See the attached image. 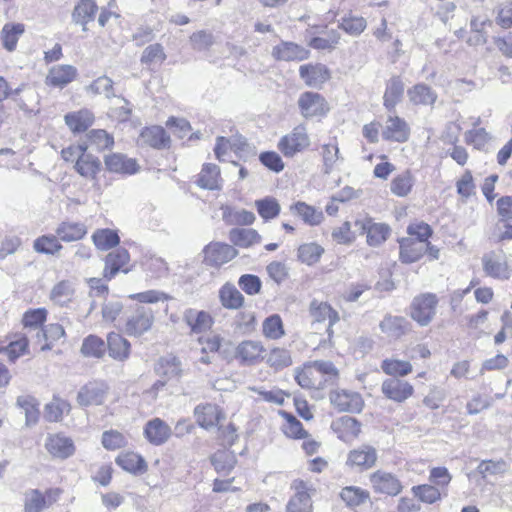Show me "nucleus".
Returning <instances> with one entry per match:
<instances>
[{
  "mask_svg": "<svg viewBox=\"0 0 512 512\" xmlns=\"http://www.w3.org/2000/svg\"><path fill=\"white\" fill-rule=\"evenodd\" d=\"M482 269L486 276L505 281L512 276V266L503 250H492L481 257Z\"/></svg>",
  "mask_w": 512,
  "mask_h": 512,
  "instance_id": "nucleus-1",
  "label": "nucleus"
},
{
  "mask_svg": "<svg viewBox=\"0 0 512 512\" xmlns=\"http://www.w3.org/2000/svg\"><path fill=\"white\" fill-rule=\"evenodd\" d=\"M310 146V137L305 124L295 126L292 131L278 142L279 151L288 158L305 151Z\"/></svg>",
  "mask_w": 512,
  "mask_h": 512,
  "instance_id": "nucleus-2",
  "label": "nucleus"
},
{
  "mask_svg": "<svg viewBox=\"0 0 512 512\" xmlns=\"http://www.w3.org/2000/svg\"><path fill=\"white\" fill-rule=\"evenodd\" d=\"M438 298L433 293L416 296L411 303L410 316L421 326H427L436 314Z\"/></svg>",
  "mask_w": 512,
  "mask_h": 512,
  "instance_id": "nucleus-3",
  "label": "nucleus"
},
{
  "mask_svg": "<svg viewBox=\"0 0 512 512\" xmlns=\"http://www.w3.org/2000/svg\"><path fill=\"white\" fill-rule=\"evenodd\" d=\"M154 319V312L151 308L137 306L127 316L124 330L129 336L139 337L152 328Z\"/></svg>",
  "mask_w": 512,
  "mask_h": 512,
  "instance_id": "nucleus-4",
  "label": "nucleus"
},
{
  "mask_svg": "<svg viewBox=\"0 0 512 512\" xmlns=\"http://www.w3.org/2000/svg\"><path fill=\"white\" fill-rule=\"evenodd\" d=\"M360 234H366L367 244L378 247L383 244L390 235V227L384 223H375L372 218L364 217L354 223Z\"/></svg>",
  "mask_w": 512,
  "mask_h": 512,
  "instance_id": "nucleus-5",
  "label": "nucleus"
},
{
  "mask_svg": "<svg viewBox=\"0 0 512 512\" xmlns=\"http://www.w3.org/2000/svg\"><path fill=\"white\" fill-rule=\"evenodd\" d=\"M297 103L301 115L306 119L324 116L329 111V105L327 101L321 94L317 92H303L300 94Z\"/></svg>",
  "mask_w": 512,
  "mask_h": 512,
  "instance_id": "nucleus-6",
  "label": "nucleus"
},
{
  "mask_svg": "<svg viewBox=\"0 0 512 512\" xmlns=\"http://www.w3.org/2000/svg\"><path fill=\"white\" fill-rule=\"evenodd\" d=\"M292 489L295 490V494L288 501L286 512H313L308 484L303 480L297 479L293 481Z\"/></svg>",
  "mask_w": 512,
  "mask_h": 512,
  "instance_id": "nucleus-7",
  "label": "nucleus"
},
{
  "mask_svg": "<svg viewBox=\"0 0 512 512\" xmlns=\"http://www.w3.org/2000/svg\"><path fill=\"white\" fill-rule=\"evenodd\" d=\"M381 391L386 398L402 403L413 395L414 388L407 381L392 377L383 381Z\"/></svg>",
  "mask_w": 512,
  "mask_h": 512,
  "instance_id": "nucleus-8",
  "label": "nucleus"
},
{
  "mask_svg": "<svg viewBox=\"0 0 512 512\" xmlns=\"http://www.w3.org/2000/svg\"><path fill=\"white\" fill-rule=\"evenodd\" d=\"M265 348L260 341L244 340L235 351V357L243 365H255L264 359Z\"/></svg>",
  "mask_w": 512,
  "mask_h": 512,
  "instance_id": "nucleus-9",
  "label": "nucleus"
},
{
  "mask_svg": "<svg viewBox=\"0 0 512 512\" xmlns=\"http://www.w3.org/2000/svg\"><path fill=\"white\" fill-rule=\"evenodd\" d=\"M204 262L210 266H221L232 260L237 252L236 250L224 243L216 242L208 244L204 250Z\"/></svg>",
  "mask_w": 512,
  "mask_h": 512,
  "instance_id": "nucleus-10",
  "label": "nucleus"
},
{
  "mask_svg": "<svg viewBox=\"0 0 512 512\" xmlns=\"http://www.w3.org/2000/svg\"><path fill=\"white\" fill-rule=\"evenodd\" d=\"M331 403L340 411L359 413L362 411L364 401L357 392L341 390L330 394Z\"/></svg>",
  "mask_w": 512,
  "mask_h": 512,
  "instance_id": "nucleus-11",
  "label": "nucleus"
},
{
  "mask_svg": "<svg viewBox=\"0 0 512 512\" xmlns=\"http://www.w3.org/2000/svg\"><path fill=\"white\" fill-rule=\"evenodd\" d=\"M309 313L314 322L321 323L328 320L327 333L331 336L332 326L339 321L338 312L329 303L313 299L309 304Z\"/></svg>",
  "mask_w": 512,
  "mask_h": 512,
  "instance_id": "nucleus-12",
  "label": "nucleus"
},
{
  "mask_svg": "<svg viewBox=\"0 0 512 512\" xmlns=\"http://www.w3.org/2000/svg\"><path fill=\"white\" fill-rule=\"evenodd\" d=\"M108 386L104 382H90L78 392L77 400L81 406L101 405L106 398Z\"/></svg>",
  "mask_w": 512,
  "mask_h": 512,
  "instance_id": "nucleus-13",
  "label": "nucleus"
},
{
  "mask_svg": "<svg viewBox=\"0 0 512 512\" xmlns=\"http://www.w3.org/2000/svg\"><path fill=\"white\" fill-rule=\"evenodd\" d=\"M410 129L405 120L398 116H389L382 131L385 140L403 143L408 140Z\"/></svg>",
  "mask_w": 512,
  "mask_h": 512,
  "instance_id": "nucleus-14",
  "label": "nucleus"
},
{
  "mask_svg": "<svg viewBox=\"0 0 512 512\" xmlns=\"http://www.w3.org/2000/svg\"><path fill=\"white\" fill-rule=\"evenodd\" d=\"M299 75L309 87H319L330 78L329 69L323 64H307L299 68Z\"/></svg>",
  "mask_w": 512,
  "mask_h": 512,
  "instance_id": "nucleus-15",
  "label": "nucleus"
},
{
  "mask_svg": "<svg viewBox=\"0 0 512 512\" xmlns=\"http://www.w3.org/2000/svg\"><path fill=\"white\" fill-rule=\"evenodd\" d=\"M105 166L108 171L120 174H135L139 170V165L133 158H128L121 153H113L105 156Z\"/></svg>",
  "mask_w": 512,
  "mask_h": 512,
  "instance_id": "nucleus-16",
  "label": "nucleus"
},
{
  "mask_svg": "<svg viewBox=\"0 0 512 512\" xmlns=\"http://www.w3.org/2000/svg\"><path fill=\"white\" fill-rule=\"evenodd\" d=\"M426 250L427 242L404 238L400 241L399 257L402 263H414L426 253Z\"/></svg>",
  "mask_w": 512,
  "mask_h": 512,
  "instance_id": "nucleus-17",
  "label": "nucleus"
},
{
  "mask_svg": "<svg viewBox=\"0 0 512 512\" xmlns=\"http://www.w3.org/2000/svg\"><path fill=\"white\" fill-rule=\"evenodd\" d=\"M194 416L199 426L210 429L218 424L223 414L217 405L206 403L195 407Z\"/></svg>",
  "mask_w": 512,
  "mask_h": 512,
  "instance_id": "nucleus-18",
  "label": "nucleus"
},
{
  "mask_svg": "<svg viewBox=\"0 0 512 512\" xmlns=\"http://www.w3.org/2000/svg\"><path fill=\"white\" fill-rule=\"evenodd\" d=\"M371 483L376 492L397 495L402 489L400 481L391 473L377 471L371 475Z\"/></svg>",
  "mask_w": 512,
  "mask_h": 512,
  "instance_id": "nucleus-19",
  "label": "nucleus"
},
{
  "mask_svg": "<svg viewBox=\"0 0 512 512\" xmlns=\"http://www.w3.org/2000/svg\"><path fill=\"white\" fill-rule=\"evenodd\" d=\"M332 429L345 443H350L359 435L361 424L353 417L343 416L332 422Z\"/></svg>",
  "mask_w": 512,
  "mask_h": 512,
  "instance_id": "nucleus-20",
  "label": "nucleus"
},
{
  "mask_svg": "<svg viewBox=\"0 0 512 512\" xmlns=\"http://www.w3.org/2000/svg\"><path fill=\"white\" fill-rule=\"evenodd\" d=\"M77 75V70L72 65H56L53 66L46 76V84L63 88L72 82Z\"/></svg>",
  "mask_w": 512,
  "mask_h": 512,
  "instance_id": "nucleus-21",
  "label": "nucleus"
},
{
  "mask_svg": "<svg viewBox=\"0 0 512 512\" xmlns=\"http://www.w3.org/2000/svg\"><path fill=\"white\" fill-rule=\"evenodd\" d=\"M74 168L82 177L95 180L102 168V164L99 158L84 151L78 156Z\"/></svg>",
  "mask_w": 512,
  "mask_h": 512,
  "instance_id": "nucleus-22",
  "label": "nucleus"
},
{
  "mask_svg": "<svg viewBox=\"0 0 512 512\" xmlns=\"http://www.w3.org/2000/svg\"><path fill=\"white\" fill-rule=\"evenodd\" d=\"M272 56L280 61H302L307 59L308 51L293 42H281L273 48Z\"/></svg>",
  "mask_w": 512,
  "mask_h": 512,
  "instance_id": "nucleus-23",
  "label": "nucleus"
},
{
  "mask_svg": "<svg viewBox=\"0 0 512 512\" xmlns=\"http://www.w3.org/2000/svg\"><path fill=\"white\" fill-rule=\"evenodd\" d=\"M130 342L122 335L111 332L107 336L106 348L111 358L117 361H125L130 355Z\"/></svg>",
  "mask_w": 512,
  "mask_h": 512,
  "instance_id": "nucleus-24",
  "label": "nucleus"
},
{
  "mask_svg": "<svg viewBox=\"0 0 512 512\" xmlns=\"http://www.w3.org/2000/svg\"><path fill=\"white\" fill-rule=\"evenodd\" d=\"M129 259V253L124 248L110 252L105 258L104 277L111 280L129 262Z\"/></svg>",
  "mask_w": 512,
  "mask_h": 512,
  "instance_id": "nucleus-25",
  "label": "nucleus"
},
{
  "mask_svg": "<svg viewBox=\"0 0 512 512\" xmlns=\"http://www.w3.org/2000/svg\"><path fill=\"white\" fill-rule=\"evenodd\" d=\"M144 433L151 444L159 446L169 438L171 429L162 419L154 418L146 424Z\"/></svg>",
  "mask_w": 512,
  "mask_h": 512,
  "instance_id": "nucleus-26",
  "label": "nucleus"
},
{
  "mask_svg": "<svg viewBox=\"0 0 512 512\" xmlns=\"http://www.w3.org/2000/svg\"><path fill=\"white\" fill-rule=\"evenodd\" d=\"M66 125L73 133L86 131L94 122V115L88 109L67 113L64 117Z\"/></svg>",
  "mask_w": 512,
  "mask_h": 512,
  "instance_id": "nucleus-27",
  "label": "nucleus"
},
{
  "mask_svg": "<svg viewBox=\"0 0 512 512\" xmlns=\"http://www.w3.org/2000/svg\"><path fill=\"white\" fill-rule=\"evenodd\" d=\"M290 211L299 216L304 223L310 226H317L324 220V214L322 210L316 209L315 207L308 205L303 201H297L290 206Z\"/></svg>",
  "mask_w": 512,
  "mask_h": 512,
  "instance_id": "nucleus-28",
  "label": "nucleus"
},
{
  "mask_svg": "<svg viewBox=\"0 0 512 512\" xmlns=\"http://www.w3.org/2000/svg\"><path fill=\"white\" fill-rule=\"evenodd\" d=\"M379 326L388 337L397 339L407 333L410 324L404 317L386 315Z\"/></svg>",
  "mask_w": 512,
  "mask_h": 512,
  "instance_id": "nucleus-29",
  "label": "nucleus"
},
{
  "mask_svg": "<svg viewBox=\"0 0 512 512\" xmlns=\"http://www.w3.org/2000/svg\"><path fill=\"white\" fill-rule=\"evenodd\" d=\"M140 138L143 143L157 149L166 148L169 146L170 137L161 126H151L145 128Z\"/></svg>",
  "mask_w": 512,
  "mask_h": 512,
  "instance_id": "nucleus-30",
  "label": "nucleus"
},
{
  "mask_svg": "<svg viewBox=\"0 0 512 512\" xmlns=\"http://www.w3.org/2000/svg\"><path fill=\"white\" fill-rule=\"evenodd\" d=\"M98 7L93 0H80L74 7L72 19L76 24L83 26V31H86V25L93 21Z\"/></svg>",
  "mask_w": 512,
  "mask_h": 512,
  "instance_id": "nucleus-31",
  "label": "nucleus"
},
{
  "mask_svg": "<svg viewBox=\"0 0 512 512\" xmlns=\"http://www.w3.org/2000/svg\"><path fill=\"white\" fill-rule=\"evenodd\" d=\"M339 496L349 508H356L370 500V493L358 486H346L342 488Z\"/></svg>",
  "mask_w": 512,
  "mask_h": 512,
  "instance_id": "nucleus-32",
  "label": "nucleus"
},
{
  "mask_svg": "<svg viewBox=\"0 0 512 512\" xmlns=\"http://www.w3.org/2000/svg\"><path fill=\"white\" fill-rule=\"evenodd\" d=\"M184 320L194 333H201L208 330L212 324V318L205 311L188 309L184 313Z\"/></svg>",
  "mask_w": 512,
  "mask_h": 512,
  "instance_id": "nucleus-33",
  "label": "nucleus"
},
{
  "mask_svg": "<svg viewBox=\"0 0 512 512\" xmlns=\"http://www.w3.org/2000/svg\"><path fill=\"white\" fill-rule=\"evenodd\" d=\"M86 234V226L79 222H62L56 229L57 237L64 242L78 241Z\"/></svg>",
  "mask_w": 512,
  "mask_h": 512,
  "instance_id": "nucleus-34",
  "label": "nucleus"
},
{
  "mask_svg": "<svg viewBox=\"0 0 512 512\" xmlns=\"http://www.w3.org/2000/svg\"><path fill=\"white\" fill-rule=\"evenodd\" d=\"M24 32V24L6 23L0 32V38L3 47L9 52L14 51L16 49L19 38L23 35Z\"/></svg>",
  "mask_w": 512,
  "mask_h": 512,
  "instance_id": "nucleus-35",
  "label": "nucleus"
},
{
  "mask_svg": "<svg viewBox=\"0 0 512 512\" xmlns=\"http://www.w3.org/2000/svg\"><path fill=\"white\" fill-rule=\"evenodd\" d=\"M404 93V84L400 77H392L386 85L383 96L384 106L389 110H394L395 106L401 101Z\"/></svg>",
  "mask_w": 512,
  "mask_h": 512,
  "instance_id": "nucleus-36",
  "label": "nucleus"
},
{
  "mask_svg": "<svg viewBox=\"0 0 512 512\" xmlns=\"http://www.w3.org/2000/svg\"><path fill=\"white\" fill-rule=\"evenodd\" d=\"M116 462L125 471L134 474L144 473L147 469V465L143 457L134 451H126L125 453L120 454L116 458Z\"/></svg>",
  "mask_w": 512,
  "mask_h": 512,
  "instance_id": "nucleus-37",
  "label": "nucleus"
},
{
  "mask_svg": "<svg viewBox=\"0 0 512 512\" xmlns=\"http://www.w3.org/2000/svg\"><path fill=\"white\" fill-rule=\"evenodd\" d=\"M85 150L91 148L96 151H102L112 147L114 139L105 130L93 129L86 135V141L82 143Z\"/></svg>",
  "mask_w": 512,
  "mask_h": 512,
  "instance_id": "nucleus-38",
  "label": "nucleus"
},
{
  "mask_svg": "<svg viewBox=\"0 0 512 512\" xmlns=\"http://www.w3.org/2000/svg\"><path fill=\"white\" fill-rule=\"evenodd\" d=\"M71 405L68 401L54 396L44 407V418L49 422H59L65 414L70 412Z\"/></svg>",
  "mask_w": 512,
  "mask_h": 512,
  "instance_id": "nucleus-39",
  "label": "nucleus"
},
{
  "mask_svg": "<svg viewBox=\"0 0 512 512\" xmlns=\"http://www.w3.org/2000/svg\"><path fill=\"white\" fill-rule=\"evenodd\" d=\"M295 380L305 389H323L325 387V380L317 377L310 362L297 371Z\"/></svg>",
  "mask_w": 512,
  "mask_h": 512,
  "instance_id": "nucleus-40",
  "label": "nucleus"
},
{
  "mask_svg": "<svg viewBox=\"0 0 512 512\" xmlns=\"http://www.w3.org/2000/svg\"><path fill=\"white\" fill-rule=\"evenodd\" d=\"M16 405L25 412L26 425H35L39 420V402L32 395H20L16 399Z\"/></svg>",
  "mask_w": 512,
  "mask_h": 512,
  "instance_id": "nucleus-41",
  "label": "nucleus"
},
{
  "mask_svg": "<svg viewBox=\"0 0 512 512\" xmlns=\"http://www.w3.org/2000/svg\"><path fill=\"white\" fill-rule=\"evenodd\" d=\"M220 169L215 164H205L199 173L197 184L204 189L215 190L220 188Z\"/></svg>",
  "mask_w": 512,
  "mask_h": 512,
  "instance_id": "nucleus-42",
  "label": "nucleus"
},
{
  "mask_svg": "<svg viewBox=\"0 0 512 512\" xmlns=\"http://www.w3.org/2000/svg\"><path fill=\"white\" fill-rule=\"evenodd\" d=\"M221 304L227 309H239L244 303L241 292L232 284L226 283L219 291Z\"/></svg>",
  "mask_w": 512,
  "mask_h": 512,
  "instance_id": "nucleus-43",
  "label": "nucleus"
},
{
  "mask_svg": "<svg viewBox=\"0 0 512 512\" xmlns=\"http://www.w3.org/2000/svg\"><path fill=\"white\" fill-rule=\"evenodd\" d=\"M408 97L415 105H432L437 99V94L425 84H416L408 90Z\"/></svg>",
  "mask_w": 512,
  "mask_h": 512,
  "instance_id": "nucleus-44",
  "label": "nucleus"
},
{
  "mask_svg": "<svg viewBox=\"0 0 512 512\" xmlns=\"http://www.w3.org/2000/svg\"><path fill=\"white\" fill-rule=\"evenodd\" d=\"M415 183V178L410 170H406L395 176L390 183L391 192L398 197L407 196Z\"/></svg>",
  "mask_w": 512,
  "mask_h": 512,
  "instance_id": "nucleus-45",
  "label": "nucleus"
},
{
  "mask_svg": "<svg viewBox=\"0 0 512 512\" xmlns=\"http://www.w3.org/2000/svg\"><path fill=\"white\" fill-rule=\"evenodd\" d=\"M230 241L239 247H248L255 243H259L261 236L258 232L251 228H235L230 231Z\"/></svg>",
  "mask_w": 512,
  "mask_h": 512,
  "instance_id": "nucleus-46",
  "label": "nucleus"
},
{
  "mask_svg": "<svg viewBox=\"0 0 512 512\" xmlns=\"http://www.w3.org/2000/svg\"><path fill=\"white\" fill-rule=\"evenodd\" d=\"M323 253L324 248L321 245L311 242L299 246L297 257L302 263L311 266L320 260Z\"/></svg>",
  "mask_w": 512,
  "mask_h": 512,
  "instance_id": "nucleus-47",
  "label": "nucleus"
},
{
  "mask_svg": "<svg viewBox=\"0 0 512 512\" xmlns=\"http://www.w3.org/2000/svg\"><path fill=\"white\" fill-rule=\"evenodd\" d=\"M376 459L375 450H351L347 458V464L360 469H368L375 464Z\"/></svg>",
  "mask_w": 512,
  "mask_h": 512,
  "instance_id": "nucleus-48",
  "label": "nucleus"
},
{
  "mask_svg": "<svg viewBox=\"0 0 512 512\" xmlns=\"http://www.w3.org/2000/svg\"><path fill=\"white\" fill-rule=\"evenodd\" d=\"M255 207L257 209L258 214L264 221H269L271 219L276 218L280 211L281 206L277 199L271 196H267L263 199H259L255 201Z\"/></svg>",
  "mask_w": 512,
  "mask_h": 512,
  "instance_id": "nucleus-49",
  "label": "nucleus"
},
{
  "mask_svg": "<svg viewBox=\"0 0 512 512\" xmlns=\"http://www.w3.org/2000/svg\"><path fill=\"white\" fill-rule=\"evenodd\" d=\"M223 219L231 225H250L255 221V215L253 212L245 209L236 210L231 207H225Z\"/></svg>",
  "mask_w": 512,
  "mask_h": 512,
  "instance_id": "nucleus-50",
  "label": "nucleus"
},
{
  "mask_svg": "<svg viewBox=\"0 0 512 512\" xmlns=\"http://www.w3.org/2000/svg\"><path fill=\"white\" fill-rule=\"evenodd\" d=\"M211 461L218 473H228L233 469L236 458L232 450H216Z\"/></svg>",
  "mask_w": 512,
  "mask_h": 512,
  "instance_id": "nucleus-51",
  "label": "nucleus"
},
{
  "mask_svg": "<svg viewBox=\"0 0 512 512\" xmlns=\"http://www.w3.org/2000/svg\"><path fill=\"white\" fill-rule=\"evenodd\" d=\"M81 352L84 356L101 358L106 352V343L96 335H89L83 340Z\"/></svg>",
  "mask_w": 512,
  "mask_h": 512,
  "instance_id": "nucleus-52",
  "label": "nucleus"
},
{
  "mask_svg": "<svg viewBox=\"0 0 512 512\" xmlns=\"http://www.w3.org/2000/svg\"><path fill=\"white\" fill-rule=\"evenodd\" d=\"M74 295V288L70 281L63 280L57 283L51 293V300L58 305H65L71 301Z\"/></svg>",
  "mask_w": 512,
  "mask_h": 512,
  "instance_id": "nucleus-53",
  "label": "nucleus"
},
{
  "mask_svg": "<svg viewBox=\"0 0 512 512\" xmlns=\"http://www.w3.org/2000/svg\"><path fill=\"white\" fill-rule=\"evenodd\" d=\"M46 508L45 496L39 489H30L24 494V512H42Z\"/></svg>",
  "mask_w": 512,
  "mask_h": 512,
  "instance_id": "nucleus-54",
  "label": "nucleus"
},
{
  "mask_svg": "<svg viewBox=\"0 0 512 512\" xmlns=\"http://www.w3.org/2000/svg\"><path fill=\"white\" fill-rule=\"evenodd\" d=\"M262 332L269 339L281 338L285 334L281 317L278 314L267 317L263 322Z\"/></svg>",
  "mask_w": 512,
  "mask_h": 512,
  "instance_id": "nucleus-55",
  "label": "nucleus"
},
{
  "mask_svg": "<svg viewBox=\"0 0 512 512\" xmlns=\"http://www.w3.org/2000/svg\"><path fill=\"white\" fill-rule=\"evenodd\" d=\"M95 246L100 250H108L118 245L120 239L118 234L110 229L96 231L92 236Z\"/></svg>",
  "mask_w": 512,
  "mask_h": 512,
  "instance_id": "nucleus-56",
  "label": "nucleus"
},
{
  "mask_svg": "<svg viewBox=\"0 0 512 512\" xmlns=\"http://www.w3.org/2000/svg\"><path fill=\"white\" fill-rule=\"evenodd\" d=\"M317 377L325 380V386L333 383L338 377V369L331 361L316 360L310 362Z\"/></svg>",
  "mask_w": 512,
  "mask_h": 512,
  "instance_id": "nucleus-57",
  "label": "nucleus"
},
{
  "mask_svg": "<svg viewBox=\"0 0 512 512\" xmlns=\"http://www.w3.org/2000/svg\"><path fill=\"white\" fill-rule=\"evenodd\" d=\"M381 368L384 373L394 377L405 376L412 372V365L408 361L385 359Z\"/></svg>",
  "mask_w": 512,
  "mask_h": 512,
  "instance_id": "nucleus-58",
  "label": "nucleus"
},
{
  "mask_svg": "<svg viewBox=\"0 0 512 512\" xmlns=\"http://www.w3.org/2000/svg\"><path fill=\"white\" fill-rule=\"evenodd\" d=\"M412 492L415 497L427 504H433L441 499L440 489L428 484L414 486Z\"/></svg>",
  "mask_w": 512,
  "mask_h": 512,
  "instance_id": "nucleus-59",
  "label": "nucleus"
},
{
  "mask_svg": "<svg viewBox=\"0 0 512 512\" xmlns=\"http://www.w3.org/2000/svg\"><path fill=\"white\" fill-rule=\"evenodd\" d=\"M339 148L336 143L324 144L321 146L323 160V172L330 174L339 159Z\"/></svg>",
  "mask_w": 512,
  "mask_h": 512,
  "instance_id": "nucleus-60",
  "label": "nucleus"
},
{
  "mask_svg": "<svg viewBox=\"0 0 512 512\" xmlns=\"http://www.w3.org/2000/svg\"><path fill=\"white\" fill-rule=\"evenodd\" d=\"M58 239V237L53 235H44L34 241L33 247L39 253L53 255L62 249V245L59 243Z\"/></svg>",
  "mask_w": 512,
  "mask_h": 512,
  "instance_id": "nucleus-61",
  "label": "nucleus"
},
{
  "mask_svg": "<svg viewBox=\"0 0 512 512\" xmlns=\"http://www.w3.org/2000/svg\"><path fill=\"white\" fill-rule=\"evenodd\" d=\"M287 421L282 427L284 434L290 438L305 439L308 434L303 429L302 423L294 416L286 414Z\"/></svg>",
  "mask_w": 512,
  "mask_h": 512,
  "instance_id": "nucleus-62",
  "label": "nucleus"
},
{
  "mask_svg": "<svg viewBox=\"0 0 512 512\" xmlns=\"http://www.w3.org/2000/svg\"><path fill=\"white\" fill-rule=\"evenodd\" d=\"M267 363L277 370L287 367L291 364L290 353L283 348H274L268 355Z\"/></svg>",
  "mask_w": 512,
  "mask_h": 512,
  "instance_id": "nucleus-63",
  "label": "nucleus"
},
{
  "mask_svg": "<svg viewBox=\"0 0 512 512\" xmlns=\"http://www.w3.org/2000/svg\"><path fill=\"white\" fill-rule=\"evenodd\" d=\"M101 442L103 448H123L128 445L126 436L117 430L103 432Z\"/></svg>",
  "mask_w": 512,
  "mask_h": 512,
  "instance_id": "nucleus-64",
  "label": "nucleus"
}]
</instances>
